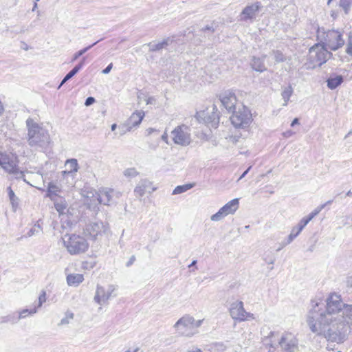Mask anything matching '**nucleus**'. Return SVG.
<instances>
[{
  "mask_svg": "<svg viewBox=\"0 0 352 352\" xmlns=\"http://www.w3.org/2000/svg\"><path fill=\"white\" fill-rule=\"evenodd\" d=\"M230 315L234 320L242 322L254 320V314L247 312L242 301H236L231 304L230 308Z\"/></svg>",
  "mask_w": 352,
  "mask_h": 352,
  "instance_id": "nucleus-9",
  "label": "nucleus"
},
{
  "mask_svg": "<svg viewBox=\"0 0 352 352\" xmlns=\"http://www.w3.org/2000/svg\"><path fill=\"white\" fill-rule=\"evenodd\" d=\"M65 166L66 170L61 172L63 177L71 175L74 177L79 169L78 161L74 158L67 160L65 162Z\"/></svg>",
  "mask_w": 352,
  "mask_h": 352,
  "instance_id": "nucleus-19",
  "label": "nucleus"
},
{
  "mask_svg": "<svg viewBox=\"0 0 352 352\" xmlns=\"http://www.w3.org/2000/svg\"><path fill=\"white\" fill-rule=\"evenodd\" d=\"M19 320H17V317L13 316H7L3 318V320L1 322H10L12 323H16Z\"/></svg>",
  "mask_w": 352,
  "mask_h": 352,
  "instance_id": "nucleus-45",
  "label": "nucleus"
},
{
  "mask_svg": "<svg viewBox=\"0 0 352 352\" xmlns=\"http://www.w3.org/2000/svg\"><path fill=\"white\" fill-rule=\"evenodd\" d=\"M116 287L113 285H108L107 288L100 285H97L94 300L100 306L99 308L100 309H102V306L108 304V300L111 297Z\"/></svg>",
  "mask_w": 352,
  "mask_h": 352,
  "instance_id": "nucleus-12",
  "label": "nucleus"
},
{
  "mask_svg": "<svg viewBox=\"0 0 352 352\" xmlns=\"http://www.w3.org/2000/svg\"><path fill=\"white\" fill-rule=\"evenodd\" d=\"M2 156L3 155L0 153V157ZM0 165L3 169H5L9 173H11V171L9 169H11L12 168H16V166L2 160L1 157H0Z\"/></svg>",
  "mask_w": 352,
  "mask_h": 352,
  "instance_id": "nucleus-37",
  "label": "nucleus"
},
{
  "mask_svg": "<svg viewBox=\"0 0 352 352\" xmlns=\"http://www.w3.org/2000/svg\"><path fill=\"white\" fill-rule=\"evenodd\" d=\"M273 54L274 56L276 62L281 63V62H283L285 60V57L280 51H279V50L273 51Z\"/></svg>",
  "mask_w": 352,
  "mask_h": 352,
  "instance_id": "nucleus-39",
  "label": "nucleus"
},
{
  "mask_svg": "<svg viewBox=\"0 0 352 352\" xmlns=\"http://www.w3.org/2000/svg\"><path fill=\"white\" fill-rule=\"evenodd\" d=\"M116 127H117V124H113L111 125V129L112 131H115Z\"/></svg>",
  "mask_w": 352,
  "mask_h": 352,
  "instance_id": "nucleus-62",
  "label": "nucleus"
},
{
  "mask_svg": "<svg viewBox=\"0 0 352 352\" xmlns=\"http://www.w3.org/2000/svg\"><path fill=\"white\" fill-rule=\"evenodd\" d=\"M299 234H300V232H298L296 229H294L293 228L292 231H291V233L289 234V235L287 237V241L283 243V245H287L290 244L294 241V239L296 237H297V236Z\"/></svg>",
  "mask_w": 352,
  "mask_h": 352,
  "instance_id": "nucleus-35",
  "label": "nucleus"
},
{
  "mask_svg": "<svg viewBox=\"0 0 352 352\" xmlns=\"http://www.w3.org/2000/svg\"><path fill=\"white\" fill-rule=\"evenodd\" d=\"M261 8V3L258 1L247 6L241 13V20L247 21L254 19Z\"/></svg>",
  "mask_w": 352,
  "mask_h": 352,
  "instance_id": "nucleus-15",
  "label": "nucleus"
},
{
  "mask_svg": "<svg viewBox=\"0 0 352 352\" xmlns=\"http://www.w3.org/2000/svg\"><path fill=\"white\" fill-rule=\"evenodd\" d=\"M152 184L147 179H142L139 182L134 189L135 195L137 197H142L146 192L151 193L155 190V188L151 186Z\"/></svg>",
  "mask_w": 352,
  "mask_h": 352,
  "instance_id": "nucleus-17",
  "label": "nucleus"
},
{
  "mask_svg": "<svg viewBox=\"0 0 352 352\" xmlns=\"http://www.w3.org/2000/svg\"><path fill=\"white\" fill-rule=\"evenodd\" d=\"M214 110L215 107H213L211 112L208 109L206 111L197 112L196 118L199 122H204L205 123L215 122L216 120L219 119V116Z\"/></svg>",
  "mask_w": 352,
  "mask_h": 352,
  "instance_id": "nucleus-18",
  "label": "nucleus"
},
{
  "mask_svg": "<svg viewBox=\"0 0 352 352\" xmlns=\"http://www.w3.org/2000/svg\"><path fill=\"white\" fill-rule=\"evenodd\" d=\"M278 344L282 352H299L298 341L291 333H284L279 339Z\"/></svg>",
  "mask_w": 352,
  "mask_h": 352,
  "instance_id": "nucleus-10",
  "label": "nucleus"
},
{
  "mask_svg": "<svg viewBox=\"0 0 352 352\" xmlns=\"http://www.w3.org/2000/svg\"><path fill=\"white\" fill-rule=\"evenodd\" d=\"M98 43V41L95 42L94 43H93L92 45H90L86 47H84L82 48V50H85V53L89 50H90L93 46H94L96 44H97Z\"/></svg>",
  "mask_w": 352,
  "mask_h": 352,
  "instance_id": "nucleus-54",
  "label": "nucleus"
},
{
  "mask_svg": "<svg viewBox=\"0 0 352 352\" xmlns=\"http://www.w3.org/2000/svg\"><path fill=\"white\" fill-rule=\"evenodd\" d=\"M113 67V63H110L105 69L102 71L103 74H107L110 72Z\"/></svg>",
  "mask_w": 352,
  "mask_h": 352,
  "instance_id": "nucleus-50",
  "label": "nucleus"
},
{
  "mask_svg": "<svg viewBox=\"0 0 352 352\" xmlns=\"http://www.w3.org/2000/svg\"><path fill=\"white\" fill-rule=\"evenodd\" d=\"M65 248L71 255H79L86 252L89 247L87 241L76 234H66L63 237Z\"/></svg>",
  "mask_w": 352,
  "mask_h": 352,
  "instance_id": "nucleus-3",
  "label": "nucleus"
},
{
  "mask_svg": "<svg viewBox=\"0 0 352 352\" xmlns=\"http://www.w3.org/2000/svg\"><path fill=\"white\" fill-rule=\"evenodd\" d=\"M134 261H135V256H132L130 258L129 261L127 262L126 266H128V267L130 266L134 262Z\"/></svg>",
  "mask_w": 352,
  "mask_h": 352,
  "instance_id": "nucleus-55",
  "label": "nucleus"
},
{
  "mask_svg": "<svg viewBox=\"0 0 352 352\" xmlns=\"http://www.w3.org/2000/svg\"><path fill=\"white\" fill-rule=\"evenodd\" d=\"M195 184H186L184 185L177 186L173 191V195L183 193L195 186Z\"/></svg>",
  "mask_w": 352,
  "mask_h": 352,
  "instance_id": "nucleus-27",
  "label": "nucleus"
},
{
  "mask_svg": "<svg viewBox=\"0 0 352 352\" xmlns=\"http://www.w3.org/2000/svg\"><path fill=\"white\" fill-rule=\"evenodd\" d=\"M226 216L224 212L221 210V208H220L217 212L210 217V220L212 221H219Z\"/></svg>",
  "mask_w": 352,
  "mask_h": 352,
  "instance_id": "nucleus-34",
  "label": "nucleus"
},
{
  "mask_svg": "<svg viewBox=\"0 0 352 352\" xmlns=\"http://www.w3.org/2000/svg\"><path fill=\"white\" fill-rule=\"evenodd\" d=\"M100 192V204L110 206L120 199L122 192L110 188H101Z\"/></svg>",
  "mask_w": 352,
  "mask_h": 352,
  "instance_id": "nucleus-13",
  "label": "nucleus"
},
{
  "mask_svg": "<svg viewBox=\"0 0 352 352\" xmlns=\"http://www.w3.org/2000/svg\"><path fill=\"white\" fill-rule=\"evenodd\" d=\"M346 196H348V197H352V191L349 190V191L346 192Z\"/></svg>",
  "mask_w": 352,
  "mask_h": 352,
  "instance_id": "nucleus-63",
  "label": "nucleus"
},
{
  "mask_svg": "<svg viewBox=\"0 0 352 352\" xmlns=\"http://www.w3.org/2000/svg\"><path fill=\"white\" fill-rule=\"evenodd\" d=\"M220 100L222 105L229 112L236 109V98L234 94L230 91H226L220 96Z\"/></svg>",
  "mask_w": 352,
  "mask_h": 352,
  "instance_id": "nucleus-16",
  "label": "nucleus"
},
{
  "mask_svg": "<svg viewBox=\"0 0 352 352\" xmlns=\"http://www.w3.org/2000/svg\"><path fill=\"white\" fill-rule=\"evenodd\" d=\"M352 5V0H339V6L341 7L345 14H348Z\"/></svg>",
  "mask_w": 352,
  "mask_h": 352,
  "instance_id": "nucleus-31",
  "label": "nucleus"
},
{
  "mask_svg": "<svg viewBox=\"0 0 352 352\" xmlns=\"http://www.w3.org/2000/svg\"><path fill=\"white\" fill-rule=\"evenodd\" d=\"M109 230V226L102 221L89 222L83 229V234L91 240H98Z\"/></svg>",
  "mask_w": 352,
  "mask_h": 352,
  "instance_id": "nucleus-7",
  "label": "nucleus"
},
{
  "mask_svg": "<svg viewBox=\"0 0 352 352\" xmlns=\"http://www.w3.org/2000/svg\"><path fill=\"white\" fill-rule=\"evenodd\" d=\"M85 53V50H80L74 54L72 61L74 62L80 56H82Z\"/></svg>",
  "mask_w": 352,
  "mask_h": 352,
  "instance_id": "nucleus-46",
  "label": "nucleus"
},
{
  "mask_svg": "<svg viewBox=\"0 0 352 352\" xmlns=\"http://www.w3.org/2000/svg\"><path fill=\"white\" fill-rule=\"evenodd\" d=\"M85 57H83L81 60V61L78 64V65H81V68L82 67L84 63H85Z\"/></svg>",
  "mask_w": 352,
  "mask_h": 352,
  "instance_id": "nucleus-60",
  "label": "nucleus"
},
{
  "mask_svg": "<svg viewBox=\"0 0 352 352\" xmlns=\"http://www.w3.org/2000/svg\"><path fill=\"white\" fill-rule=\"evenodd\" d=\"M8 196L10 198V200L12 205L14 204L15 202L17 201V197H16L14 191L12 190L11 187H8Z\"/></svg>",
  "mask_w": 352,
  "mask_h": 352,
  "instance_id": "nucleus-44",
  "label": "nucleus"
},
{
  "mask_svg": "<svg viewBox=\"0 0 352 352\" xmlns=\"http://www.w3.org/2000/svg\"><path fill=\"white\" fill-rule=\"evenodd\" d=\"M266 56H263L261 58L259 57H253L251 61L252 68L258 72H263L265 71L267 69L264 65V60Z\"/></svg>",
  "mask_w": 352,
  "mask_h": 352,
  "instance_id": "nucleus-21",
  "label": "nucleus"
},
{
  "mask_svg": "<svg viewBox=\"0 0 352 352\" xmlns=\"http://www.w3.org/2000/svg\"><path fill=\"white\" fill-rule=\"evenodd\" d=\"M307 322L313 333L329 341L342 343L351 331L352 305L344 303L340 295L330 294L325 304L312 301Z\"/></svg>",
  "mask_w": 352,
  "mask_h": 352,
  "instance_id": "nucleus-1",
  "label": "nucleus"
},
{
  "mask_svg": "<svg viewBox=\"0 0 352 352\" xmlns=\"http://www.w3.org/2000/svg\"><path fill=\"white\" fill-rule=\"evenodd\" d=\"M311 221L310 218L307 216L304 217L298 223V226L296 227H294V229H296L298 232H301V231L303 230V228L309 223V222Z\"/></svg>",
  "mask_w": 352,
  "mask_h": 352,
  "instance_id": "nucleus-30",
  "label": "nucleus"
},
{
  "mask_svg": "<svg viewBox=\"0 0 352 352\" xmlns=\"http://www.w3.org/2000/svg\"><path fill=\"white\" fill-rule=\"evenodd\" d=\"M263 259L266 263L273 265L276 261V257L272 250H268L263 254Z\"/></svg>",
  "mask_w": 352,
  "mask_h": 352,
  "instance_id": "nucleus-28",
  "label": "nucleus"
},
{
  "mask_svg": "<svg viewBox=\"0 0 352 352\" xmlns=\"http://www.w3.org/2000/svg\"><path fill=\"white\" fill-rule=\"evenodd\" d=\"M74 316V313L70 311H67L65 314V316L60 320V322L58 323V326L66 325L68 324L72 320H73Z\"/></svg>",
  "mask_w": 352,
  "mask_h": 352,
  "instance_id": "nucleus-29",
  "label": "nucleus"
},
{
  "mask_svg": "<svg viewBox=\"0 0 352 352\" xmlns=\"http://www.w3.org/2000/svg\"><path fill=\"white\" fill-rule=\"evenodd\" d=\"M153 100H155L153 98H149L146 101V104H151Z\"/></svg>",
  "mask_w": 352,
  "mask_h": 352,
  "instance_id": "nucleus-61",
  "label": "nucleus"
},
{
  "mask_svg": "<svg viewBox=\"0 0 352 352\" xmlns=\"http://www.w3.org/2000/svg\"><path fill=\"white\" fill-rule=\"evenodd\" d=\"M144 116L143 111H137L134 112L128 119L126 125L128 126V131H130L132 127L138 126Z\"/></svg>",
  "mask_w": 352,
  "mask_h": 352,
  "instance_id": "nucleus-20",
  "label": "nucleus"
},
{
  "mask_svg": "<svg viewBox=\"0 0 352 352\" xmlns=\"http://www.w3.org/2000/svg\"><path fill=\"white\" fill-rule=\"evenodd\" d=\"M80 69H81V65H76L67 74H66V78H68L69 80L71 79L80 71Z\"/></svg>",
  "mask_w": 352,
  "mask_h": 352,
  "instance_id": "nucleus-40",
  "label": "nucleus"
},
{
  "mask_svg": "<svg viewBox=\"0 0 352 352\" xmlns=\"http://www.w3.org/2000/svg\"><path fill=\"white\" fill-rule=\"evenodd\" d=\"M324 44L331 50H337L344 44V40L342 38V34L338 30H329L326 33Z\"/></svg>",
  "mask_w": 352,
  "mask_h": 352,
  "instance_id": "nucleus-11",
  "label": "nucleus"
},
{
  "mask_svg": "<svg viewBox=\"0 0 352 352\" xmlns=\"http://www.w3.org/2000/svg\"><path fill=\"white\" fill-rule=\"evenodd\" d=\"M28 129L27 139L30 146L45 148L50 142V134L32 118H28L25 122Z\"/></svg>",
  "mask_w": 352,
  "mask_h": 352,
  "instance_id": "nucleus-2",
  "label": "nucleus"
},
{
  "mask_svg": "<svg viewBox=\"0 0 352 352\" xmlns=\"http://www.w3.org/2000/svg\"><path fill=\"white\" fill-rule=\"evenodd\" d=\"M325 207V204H322L318 206L314 211H312L308 217L312 220Z\"/></svg>",
  "mask_w": 352,
  "mask_h": 352,
  "instance_id": "nucleus-41",
  "label": "nucleus"
},
{
  "mask_svg": "<svg viewBox=\"0 0 352 352\" xmlns=\"http://www.w3.org/2000/svg\"><path fill=\"white\" fill-rule=\"evenodd\" d=\"M186 352H203L202 350L197 346H192L189 348Z\"/></svg>",
  "mask_w": 352,
  "mask_h": 352,
  "instance_id": "nucleus-48",
  "label": "nucleus"
},
{
  "mask_svg": "<svg viewBox=\"0 0 352 352\" xmlns=\"http://www.w3.org/2000/svg\"><path fill=\"white\" fill-rule=\"evenodd\" d=\"M155 130L153 128H148L146 131L148 133V135L151 134L153 131H155Z\"/></svg>",
  "mask_w": 352,
  "mask_h": 352,
  "instance_id": "nucleus-59",
  "label": "nucleus"
},
{
  "mask_svg": "<svg viewBox=\"0 0 352 352\" xmlns=\"http://www.w3.org/2000/svg\"><path fill=\"white\" fill-rule=\"evenodd\" d=\"M84 280V276L81 274H70L67 276V283L69 286L76 287Z\"/></svg>",
  "mask_w": 352,
  "mask_h": 352,
  "instance_id": "nucleus-23",
  "label": "nucleus"
},
{
  "mask_svg": "<svg viewBox=\"0 0 352 352\" xmlns=\"http://www.w3.org/2000/svg\"><path fill=\"white\" fill-rule=\"evenodd\" d=\"M167 45V42L164 41L158 43H150L149 47L151 51H157L162 50L164 46Z\"/></svg>",
  "mask_w": 352,
  "mask_h": 352,
  "instance_id": "nucleus-36",
  "label": "nucleus"
},
{
  "mask_svg": "<svg viewBox=\"0 0 352 352\" xmlns=\"http://www.w3.org/2000/svg\"><path fill=\"white\" fill-rule=\"evenodd\" d=\"M41 231V227L38 224H35L27 233L28 237H31L35 234H38Z\"/></svg>",
  "mask_w": 352,
  "mask_h": 352,
  "instance_id": "nucleus-38",
  "label": "nucleus"
},
{
  "mask_svg": "<svg viewBox=\"0 0 352 352\" xmlns=\"http://www.w3.org/2000/svg\"><path fill=\"white\" fill-rule=\"evenodd\" d=\"M252 120V115L248 108L244 106L238 107L237 110L233 111L230 116V121L236 128L247 127Z\"/></svg>",
  "mask_w": 352,
  "mask_h": 352,
  "instance_id": "nucleus-6",
  "label": "nucleus"
},
{
  "mask_svg": "<svg viewBox=\"0 0 352 352\" xmlns=\"http://www.w3.org/2000/svg\"><path fill=\"white\" fill-rule=\"evenodd\" d=\"M346 283L348 287L352 288V275L346 278Z\"/></svg>",
  "mask_w": 352,
  "mask_h": 352,
  "instance_id": "nucleus-51",
  "label": "nucleus"
},
{
  "mask_svg": "<svg viewBox=\"0 0 352 352\" xmlns=\"http://www.w3.org/2000/svg\"><path fill=\"white\" fill-rule=\"evenodd\" d=\"M37 6H38L37 3L34 2V6L32 8V11H34L37 8Z\"/></svg>",
  "mask_w": 352,
  "mask_h": 352,
  "instance_id": "nucleus-64",
  "label": "nucleus"
},
{
  "mask_svg": "<svg viewBox=\"0 0 352 352\" xmlns=\"http://www.w3.org/2000/svg\"><path fill=\"white\" fill-rule=\"evenodd\" d=\"M298 124V118H295V119L292 121V124H291V126H294L295 124Z\"/></svg>",
  "mask_w": 352,
  "mask_h": 352,
  "instance_id": "nucleus-58",
  "label": "nucleus"
},
{
  "mask_svg": "<svg viewBox=\"0 0 352 352\" xmlns=\"http://www.w3.org/2000/svg\"><path fill=\"white\" fill-rule=\"evenodd\" d=\"M252 166H249L248 168L241 175V177H239V179H241L242 178H243L246 174L249 172V170L251 169Z\"/></svg>",
  "mask_w": 352,
  "mask_h": 352,
  "instance_id": "nucleus-56",
  "label": "nucleus"
},
{
  "mask_svg": "<svg viewBox=\"0 0 352 352\" xmlns=\"http://www.w3.org/2000/svg\"><path fill=\"white\" fill-rule=\"evenodd\" d=\"M239 208V199L236 198L228 201L226 205L221 207V210L226 215L234 214Z\"/></svg>",
  "mask_w": 352,
  "mask_h": 352,
  "instance_id": "nucleus-22",
  "label": "nucleus"
},
{
  "mask_svg": "<svg viewBox=\"0 0 352 352\" xmlns=\"http://www.w3.org/2000/svg\"><path fill=\"white\" fill-rule=\"evenodd\" d=\"M343 82V77L341 75H334L330 76L327 80V87L330 89H335Z\"/></svg>",
  "mask_w": 352,
  "mask_h": 352,
  "instance_id": "nucleus-24",
  "label": "nucleus"
},
{
  "mask_svg": "<svg viewBox=\"0 0 352 352\" xmlns=\"http://www.w3.org/2000/svg\"><path fill=\"white\" fill-rule=\"evenodd\" d=\"M5 109L2 102L0 100V116L4 113Z\"/></svg>",
  "mask_w": 352,
  "mask_h": 352,
  "instance_id": "nucleus-53",
  "label": "nucleus"
},
{
  "mask_svg": "<svg viewBox=\"0 0 352 352\" xmlns=\"http://www.w3.org/2000/svg\"><path fill=\"white\" fill-rule=\"evenodd\" d=\"M138 174H139L138 171L135 168H126L123 172V175L126 178H129V179L135 177L136 176L138 175Z\"/></svg>",
  "mask_w": 352,
  "mask_h": 352,
  "instance_id": "nucleus-32",
  "label": "nucleus"
},
{
  "mask_svg": "<svg viewBox=\"0 0 352 352\" xmlns=\"http://www.w3.org/2000/svg\"><path fill=\"white\" fill-rule=\"evenodd\" d=\"M85 198V202L91 210H96L100 204V192L92 188H87L83 191Z\"/></svg>",
  "mask_w": 352,
  "mask_h": 352,
  "instance_id": "nucleus-14",
  "label": "nucleus"
},
{
  "mask_svg": "<svg viewBox=\"0 0 352 352\" xmlns=\"http://www.w3.org/2000/svg\"><path fill=\"white\" fill-rule=\"evenodd\" d=\"M11 171V174L14 175L16 179H22L25 182L30 184L32 186H34L33 184H30L29 182L26 180L25 178V172L21 170L18 167L12 168L9 169Z\"/></svg>",
  "mask_w": 352,
  "mask_h": 352,
  "instance_id": "nucleus-25",
  "label": "nucleus"
},
{
  "mask_svg": "<svg viewBox=\"0 0 352 352\" xmlns=\"http://www.w3.org/2000/svg\"><path fill=\"white\" fill-rule=\"evenodd\" d=\"M67 80H69V79L66 78V76H65L64 78L62 80L58 88H60L63 85H64Z\"/></svg>",
  "mask_w": 352,
  "mask_h": 352,
  "instance_id": "nucleus-57",
  "label": "nucleus"
},
{
  "mask_svg": "<svg viewBox=\"0 0 352 352\" xmlns=\"http://www.w3.org/2000/svg\"><path fill=\"white\" fill-rule=\"evenodd\" d=\"M331 54L327 50L324 45L320 43L315 44L309 50V60L312 64V67L321 66L330 58Z\"/></svg>",
  "mask_w": 352,
  "mask_h": 352,
  "instance_id": "nucleus-5",
  "label": "nucleus"
},
{
  "mask_svg": "<svg viewBox=\"0 0 352 352\" xmlns=\"http://www.w3.org/2000/svg\"><path fill=\"white\" fill-rule=\"evenodd\" d=\"M36 312V309L34 307L33 309H25L22 310L21 312L19 313L17 316V320H20L21 318H25L28 314H33Z\"/></svg>",
  "mask_w": 352,
  "mask_h": 352,
  "instance_id": "nucleus-33",
  "label": "nucleus"
},
{
  "mask_svg": "<svg viewBox=\"0 0 352 352\" xmlns=\"http://www.w3.org/2000/svg\"><path fill=\"white\" fill-rule=\"evenodd\" d=\"M203 322V320H195L189 315L184 316L175 324L174 327L186 336H192L197 333L196 330Z\"/></svg>",
  "mask_w": 352,
  "mask_h": 352,
  "instance_id": "nucleus-4",
  "label": "nucleus"
},
{
  "mask_svg": "<svg viewBox=\"0 0 352 352\" xmlns=\"http://www.w3.org/2000/svg\"><path fill=\"white\" fill-rule=\"evenodd\" d=\"M172 139L175 144L186 146L191 142L190 129L185 124L176 126L171 132Z\"/></svg>",
  "mask_w": 352,
  "mask_h": 352,
  "instance_id": "nucleus-8",
  "label": "nucleus"
},
{
  "mask_svg": "<svg viewBox=\"0 0 352 352\" xmlns=\"http://www.w3.org/2000/svg\"><path fill=\"white\" fill-rule=\"evenodd\" d=\"M293 93V89L291 85H289L288 87H285L283 91H282L281 96L283 97V99L284 100L283 106H287V102L289 100V98Z\"/></svg>",
  "mask_w": 352,
  "mask_h": 352,
  "instance_id": "nucleus-26",
  "label": "nucleus"
},
{
  "mask_svg": "<svg viewBox=\"0 0 352 352\" xmlns=\"http://www.w3.org/2000/svg\"><path fill=\"white\" fill-rule=\"evenodd\" d=\"M45 292H43L42 294H41L38 297V307H40L42 306L43 303L45 302Z\"/></svg>",
  "mask_w": 352,
  "mask_h": 352,
  "instance_id": "nucleus-47",
  "label": "nucleus"
},
{
  "mask_svg": "<svg viewBox=\"0 0 352 352\" xmlns=\"http://www.w3.org/2000/svg\"><path fill=\"white\" fill-rule=\"evenodd\" d=\"M346 52L349 56H352V34H350L349 36L347 44H346Z\"/></svg>",
  "mask_w": 352,
  "mask_h": 352,
  "instance_id": "nucleus-42",
  "label": "nucleus"
},
{
  "mask_svg": "<svg viewBox=\"0 0 352 352\" xmlns=\"http://www.w3.org/2000/svg\"><path fill=\"white\" fill-rule=\"evenodd\" d=\"M59 191L58 187L54 184L50 182L48 184V192L56 195Z\"/></svg>",
  "mask_w": 352,
  "mask_h": 352,
  "instance_id": "nucleus-43",
  "label": "nucleus"
},
{
  "mask_svg": "<svg viewBox=\"0 0 352 352\" xmlns=\"http://www.w3.org/2000/svg\"><path fill=\"white\" fill-rule=\"evenodd\" d=\"M168 133L165 131L164 134L162 135V140L164 141L166 143H168Z\"/></svg>",
  "mask_w": 352,
  "mask_h": 352,
  "instance_id": "nucleus-52",
  "label": "nucleus"
},
{
  "mask_svg": "<svg viewBox=\"0 0 352 352\" xmlns=\"http://www.w3.org/2000/svg\"><path fill=\"white\" fill-rule=\"evenodd\" d=\"M95 102V99L93 97H88L86 100H85V104L86 106H90L91 104H92L94 102Z\"/></svg>",
  "mask_w": 352,
  "mask_h": 352,
  "instance_id": "nucleus-49",
  "label": "nucleus"
}]
</instances>
